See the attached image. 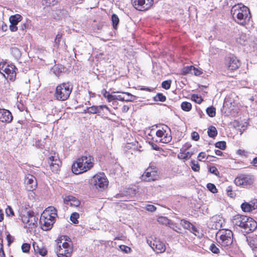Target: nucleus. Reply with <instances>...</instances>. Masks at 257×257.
I'll use <instances>...</instances> for the list:
<instances>
[{"label": "nucleus", "mask_w": 257, "mask_h": 257, "mask_svg": "<svg viewBox=\"0 0 257 257\" xmlns=\"http://www.w3.org/2000/svg\"><path fill=\"white\" fill-rule=\"evenodd\" d=\"M216 238L223 250L228 252L235 251V245L233 243V233L230 230H219L216 234Z\"/></svg>", "instance_id": "obj_1"}, {"label": "nucleus", "mask_w": 257, "mask_h": 257, "mask_svg": "<svg viewBox=\"0 0 257 257\" xmlns=\"http://www.w3.org/2000/svg\"><path fill=\"white\" fill-rule=\"evenodd\" d=\"M94 159L89 154H86L77 159L72 165V171L75 174H80L91 169L94 165Z\"/></svg>", "instance_id": "obj_2"}, {"label": "nucleus", "mask_w": 257, "mask_h": 257, "mask_svg": "<svg viewBox=\"0 0 257 257\" xmlns=\"http://www.w3.org/2000/svg\"><path fill=\"white\" fill-rule=\"evenodd\" d=\"M231 14L234 21L241 25H245L251 18L249 9L241 4L233 6L231 10Z\"/></svg>", "instance_id": "obj_3"}, {"label": "nucleus", "mask_w": 257, "mask_h": 257, "mask_svg": "<svg viewBox=\"0 0 257 257\" xmlns=\"http://www.w3.org/2000/svg\"><path fill=\"white\" fill-rule=\"evenodd\" d=\"M57 216L56 209L53 206L47 207L41 214L40 223L43 230L47 231L51 229L55 222Z\"/></svg>", "instance_id": "obj_4"}, {"label": "nucleus", "mask_w": 257, "mask_h": 257, "mask_svg": "<svg viewBox=\"0 0 257 257\" xmlns=\"http://www.w3.org/2000/svg\"><path fill=\"white\" fill-rule=\"evenodd\" d=\"M73 86L69 82H63L58 85L56 88L54 97L59 101H65L68 99L72 92Z\"/></svg>", "instance_id": "obj_5"}, {"label": "nucleus", "mask_w": 257, "mask_h": 257, "mask_svg": "<svg viewBox=\"0 0 257 257\" xmlns=\"http://www.w3.org/2000/svg\"><path fill=\"white\" fill-rule=\"evenodd\" d=\"M254 177L252 175L247 174H240L234 179V182L237 186L248 188L253 184Z\"/></svg>", "instance_id": "obj_6"}, {"label": "nucleus", "mask_w": 257, "mask_h": 257, "mask_svg": "<svg viewBox=\"0 0 257 257\" xmlns=\"http://www.w3.org/2000/svg\"><path fill=\"white\" fill-rule=\"evenodd\" d=\"M108 180L103 173L97 174L94 175L91 181V184L96 189L106 188L108 185Z\"/></svg>", "instance_id": "obj_7"}, {"label": "nucleus", "mask_w": 257, "mask_h": 257, "mask_svg": "<svg viewBox=\"0 0 257 257\" xmlns=\"http://www.w3.org/2000/svg\"><path fill=\"white\" fill-rule=\"evenodd\" d=\"M73 251L72 247L67 242H64L61 245L58 242L55 252L58 257H70Z\"/></svg>", "instance_id": "obj_8"}, {"label": "nucleus", "mask_w": 257, "mask_h": 257, "mask_svg": "<svg viewBox=\"0 0 257 257\" xmlns=\"http://www.w3.org/2000/svg\"><path fill=\"white\" fill-rule=\"evenodd\" d=\"M158 173L156 168L148 167L142 175L141 179L146 182L156 180L158 178Z\"/></svg>", "instance_id": "obj_9"}, {"label": "nucleus", "mask_w": 257, "mask_h": 257, "mask_svg": "<svg viewBox=\"0 0 257 257\" xmlns=\"http://www.w3.org/2000/svg\"><path fill=\"white\" fill-rule=\"evenodd\" d=\"M135 8L139 11H146L153 5L154 0H131Z\"/></svg>", "instance_id": "obj_10"}, {"label": "nucleus", "mask_w": 257, "mask_h": 257, "mask_svg": "<svg viewBox=\"0 0 257 257\" xmlns=\"http://www.w3.org/2000/svg\"><path fill=\"white\" fill-rule=\"evenodd\" d=\"M147 242L150 246L158 253L163 252L166 250V246L164 242L156 238L153 240L148 239Z\"/></svg>", "instance_id": "obj_11"}, {"label": "nucleus", "mask_w": 257, "mask_h": 257, "mask_svg": "<svg viewBox=\"0 0 257 257\" xmlns=\"http://www.w3.org/2000/svg\"><path fill=\"white\" fill-rule=\"evenodd\" d=\"M1 70L4 72L7 76V79L11 81L15 80L16 76V66L13 64H3Z\"/></svg>", "instance_id": "obj_12"}, {"label": "nucleus", "mask_w": 257, "mask_h": 257, "mask_svg": "<svg viewBox=\"0 0 257 257\" xmlns=\"http://www.w3.org/2000/svg\"><path fill=\"white\" fill-rule=\"evenodd\" d=\"M26 188L29 191H32L37 187V179L35 177L31 174H28L25 178Z\"/></svg>", "instance_id": "obj_13"}, {"label": "nucleus", "mask_w": 257, "mask_h": 257, "mask_svg": "<svg viewBox=\"0 0 257 257\" xmlns=\"http://www.w3.org/2000/svg\"><path fill=\"white\" fill-rule=\"evenodd\" d=\"M257 228V223L252 218L248 217L247 221L245 223L241 231L246 233H249L254 231Z\"/></svg>", "instance_id": "obj_14"}, {"label": "nucleus", "mask_w": 257, "mask_h": 257, "mask_svg": "<svg viewBox=\"0 0 257 257\" xmlns=\"http://www.w3.org/2000/svg\"><path fill=\"white\" fill-rule=\"evenodd\" d=\"M240 62L234 56H231L226 59V66L228 70H235L239 68Z\"/></svg>", "instance_id": "obj_15"}, {"label": "nucleus", "mask_w": 257, "mask_h": 257, "mask_svg": "<svg viewBox=\"0 0 257 257\" xmlns=\"http://www.w3.org/2000/svg\"><path fill=\"white\" fill-rule=\"evenodd\" d=\"M248 216L237 214L233 216L232 222L234 225L240 227L242 229L245 221L248 219Z\"/></svg>", "instance_id": "obj_16"}, {"label": "nucleus", "mask_w": 257, "mask_h": 257, "mask_svg": "<svg viewBox=\"0 0 257 257\" xmlns=\"http://www.w3.org/2000/svg\"><path fill=\"white\" fill-rule=\"evenodd\" d=\"M13 120L11 112L5 109H0V121L2 122L10 123Z\"/></svg>", "instance_id": "obj_17"}, {"label": "nucleus", "mask_w": 257, "mask_h": 257, "mask_svg": "<svg viewBox=\"0 0 257 257\" xmlns=\"http://www.w3.org/2000/svg\"><path fill=\"white\" fill-rule=\"evenodd\" d=\"M89 107V109H88V111L89 114L100 113L101 112V110L103 109V108H105L106 109H107V110L110 111V109L106 105H100L99 106L92 105Z\"/></svg>", "instance_id": "obj_18"}, {"label": "nucleus", "mask_w": 257, "mask_h": 257, "mask_svg": "<svg viewBox=\"0 0 257 257\" xmlns=\"http://www.w3.org/2000/svg\"><path fill=\"white\" fill-rule=\"evenodd\" d=\"M38 218H36L34 215V212H31V215L29 219L28 220V223L25 225V227L29 229H33L37 226Z\"/></svg>", "instance_id": "obj_19"}, {"label": "nucleus", "mask_w": 257, "mask_h": 257, "mask_svg": "<svg viewBox=\"0 0 257 257\" xmlns=\"http://www.w3.org/2000/svg\"><path fill=\"white\" fill-rule=\"evenodd\" d=\"M246 241L248 244L252 248L253 250L257 249V235H252L251 236H247Z\"/></svg>", "instance_id": "obj_20"}, {"label": "nucleus", "mask_w": 257, "mask_h": 257, "mask_svg": "<svg viewBox=\"0 0 257 257\" xmlns=\"http://www.w3.org/2000/svg\"><path fill=\"white\" fill-rule=\"evenodd\" d=\"M180 151L181 152L177 155L179 159L187 160L189 159L193 154V153L187 151L186 149H184V148H182Z\"/></svg>", "instance_id": "obj_21"}, {"label": "nucleus", "mask_w": 257, "mask_h": 257, "mask_svg": "<svg viewBox=\"0 0 257 257\" xmlns=\"http://www.w3.org/2000/svg\"><path fill=\"white\" fill-rule=\"evenodd\" d=\"M253 201L254 202H252L253 205L247 202L242 203L241 205V209L244 212H250L252 210H254L255 209V207H254L255 202L257 203V200H254ZM256 207H257V205H256Z\"/></svg>", "instance_id": "obj_22"}, {"label": "nucleus", "mask_w": 257, "mask_h": 257, "mask_svg": "<svg viewBox=\"0 0 257 257\" xmlns=\"http://www.w3.org/2000/svg\"><path fill=\"white\" fill-rule=\"evenodd\" d=\"M33 246L35 252L38 253L42 256H45L47 254V250L45 247L39 246L35 242L33 243Z\"/></svg>", "instance_id": "obj_23"}, {"label": "nucleus", "mask_w": 257, "mask_h": 257, "mask_svg": "<svg viewBox=\"0 0 257 257\" xmlns=\"http://www.w3.org/2000/svg\"><path fill=\"white\" fill-rule=\"evenodd\" d=\"M22 19V17L19 14H16L11 16L9 18V21L11 24L17 25L19 22H21Z\"/></svg>", "instance_id": "obj_24"}, {"label": "nucleus", "mask_w": 257, "mask_h": 257, "mask_svg": "<svg viewBox=\"0 0 257 257\" xmlns=\"http://www.w3.org/2000/svg\"><path fill=\"white\" fill-rule=\"evenodd\" d=\"M53 72L57 76H59L60 74L64 71L65 68L61 65H56L54 66Z\"/></svg>", "instance_id": "obj_25"}, {"label": "nucleus", "mask_w": 257, "mask_h": 257, "mask_svg": "<svg viewBox=\"0 0 257 257\" xmlns=\"http://www.w3.org/2000/svg\"><path fill=\"white\" fill-rule=\"evenodd\" d=\"M11 53L12 55L17 59H19L21 56V52L19 48L14 47L11 48Z\"/></svg>", "instance_id": "obj_26"}, {"label": "nucleus", "mask_w": 257, "mask_h": 257, "mask_svg": "<svg viewBox=\"0 0 257 257\" xmlns=\"http://www.w3.org/2000/svg\"><path fill=\"white\" fill-rule=\"evenodd\" d=\"M111 19L113 29L116 30L117 29V26L119 22V20L118 16L116 14H113L111 16Z\"/></svg>", "instance_id": "obj_27"}, {"label": "nucleus", "mask_w": 257, "mask_h": 257, "mask_svg": "<svg viewBox=\"0 0 257 257\" xmlns=\"http://www.w3.org/2000/svg\"><path fill=\"white\" fill-rule=\"evenodd\" d=\"M209 137L214 138L217 135V131L215 126H210L207 131Z\"/></svg>", "instance_id": "obj_28"}, {"label": "nucleus", "mask_w": 257, "mask_h": 257, "mask_svg": "<svg viewBox=\"0 0 257 257\" xmlns=\"http://www.w3.org/2000/svg\"><path fill=\"white\" fill-rule=\"evenodd\" d=\"M123 95L124 97V101L126 102L133 101L136 97L135 96L128 92H123Z\"/></svg>", "instance_id": "obj_29"}, {"label": "nucleus", "mask_w": 257, "mask_h": 257, "mask_svg": "<svg viewBox=\"0 0 257 257\" xmlns=\"http://www.w3.org/2000/svg\"><path fill=\"white\" fill-rule=\"evenodd\" d=\"M181 108L185 111H189L192 109V104L187 101H184L181 103Z\"/></svg>", "instance_id": "obj_30"}, {"label": "nucleus", "mask_w": 257, "mask_h": 257, "mask_svg": "<svg viewBox=\"0 0 257 257\" xmlns=\"http://www.w3.org/2000/svg\"><path fill=\"white\" fill-rule=\"evenodd\" d=\"M64 201H73V205L76 206H78L80 205V202L79 200L75 199V197L72 196H69L64 199Z\"/></svg>", "instance_id": "obj_31"}, {"label": "nucleus", "mask_w": 257, "mask_h": 257, "mask_svg": "<svg viewBox=\"0 0 257 257\" xmlns=\"http://www.w3.org/2000/svg\"><path fill=\"white\" fill-rule=\"evenodd\" d=\"M32 212L33 211H29L26 212V214H23L21 215L22 221L24 223L25 225H26V224L28 223V220L29 219L30 215H31V212Z\"/></svg>", "instance_id": "obj_32"}, {"label": "nucleus", "mask_w": 257, "mask_h": 257, "mask_svg": "<svg viewBox=\"0 0 257 257\" xmlns=\"http://www.w3.org/2000/svg\"><path fill=\"white\" fill-rule=\"evenodd\" d=\"M166 99V97L161 93H158L157 95L154 97V100L155 101L164 102Z\"/></svg>", "instance_id": "obj_33"}, {"label": "nucleus", "mask_w": 257, "mask_h": 257, "mask_svg": "<svg viewBox=\"0 0 257 257\" xmlns=\"http://www.w3.org/2000/svg\"><path fill=\"white\" fill-rule=\"evenodd\" d=\"M192 68L193 66H187L183 67L181 70L182 74L183 75H186L189 73L193 74Z\"/></svg>", "instance_id": "obj_34"}, {"label": "nucleus", "mask_w": 257, "mask_h": 257, "mask_svg": "<svg viewBox=\"0 0 257 257\" xmlns=\"http://www.w3.org/2000/svg\"><path fill=\"white\" fill-rule=\"evenodd\" d=\"M206 113L210 117H213L215 116L216 114L215 108L213 106L207 107L206 109Z\"/></svg>", "instance_id": "obj_35"}, {"label": "nucleus", "mask_w": 257, "mask_h": 257, "mask_svg": "<svg viewBox=\"0 0 257 257\" xmlns=\"http://www.w3.org/2000/svg\"><path fill=\"white\" fill-rule=\"evenodd\" d=\"M59 0H42L43 5H45L46 7L54 6L56 5Z\"/></svg>", "instance_id": "obj_36"}, {"label": "nucleus", "mask_w": 257, "mask_h": 257, "mask_svg": "<svg viewBox=\"0 0 257 257\" xmlns=\"http://www.w3.org/2000/svg\"><path fill=\"white\" fill-rule=\"evenodd\" d=\"M172 140V137L170 135H168L167 133H165V135L160 140V142L163 143H168L170 142Z\"/></svg>", "instance_id": "obj_37"}, {"label": "nucleus", "mask_w": 257, "mask_h": 257, "mask_svg": "<svg viewBox=\"0 0 257 257\" xmlns=\"http://www.w3.org/2000/svg\"><path fill=\"white\" fill-rule=\"evenodd\" d=\"M49 160L50 162H49L51 165H55L58 164V165H61V161L57 158V157L51 156L49 157Z\"/></svg>", "instance_id": "obj_38"}, {"label": "nucleus", "mask_w": 257, "mask_h": 257, "mask_svg": "<svg viewBox=\"0 0 257 257\" xmlns=\"http://www.w3.org/2000/svg\"><path fill=\"white\" fill-rule=\"evenodd\" d=\"M181 225L185 228L189 230L192 224L185 219H182L180 222Z\"/></svg>", "instance_id": "obj_39"}, {"label": "nucleus", "mask_w": 257, "mask_h": 257, "mask_svg": "<svg viewBox=\"0 0 257 257\" xmlns=\"http://www.w3.org/2000/svg\"><path fill=\"white\" fill-rule=\"evenodd\" d=\"M158 221L159 223L164 225L169 224L170 220L168 219L166 217L161 216L158 219Z\"/></svg>", "instance_id": "obj_40"}, {"label": "nucleus", "mask_w": 257, "mask_h": 257, "mask_svg": "<svg viewBox=\"0 0 257 257\" xmlns=\"http://www.w3.org/2000/svg\"><path fill=\"white\" fill-rule=\"evenodd\" d=\"M215 146L222 150H225L226 147V143L224 141L216 142L215 144Z\"/></svg>", "instance_id": "obj_41"}, {"label": "nucleus", "mask_w": 257, "mask_h": 257, "mask_svg": "<svg viewBox=\"0 0 257 257\" xmlns=\"http://www.w3.org/2000/svg\"><path fill=\"white\" fill-rule=\"evenodd\" d=\"M79 217V214L77 212H74L71 214L70 216V220L74 223H77L78 222V218Z\"/></svg>", "instance_id": "obj_42"}, {"label": "nucleus", "mask_w": 257, "mask_h": 257, "mask_svg": "<svg viewBox=\"0 0 257 257\" xmlns=\"http://www.w3.org/2000/svg\"><path fill=\"white\" fill-rule=\"evenodd\" d=\"M207 188L211 192L215 193L217 192V189L215 185L212 183H208L207 184Z\"/></svg>", "instance_id": "obj_43"}, {"label": "nucleus", "mask_w": 257, "mask_h": 257, "mask_svg": "<svg viewBox=\"0 0 257 257\" xmlns=\"http://www.w3.org/2000/svg\"><path fill=\"white\" fill-rule=\"evenodd\" d=\"M209 249L213 253L215 254H218L220 252L219 248L214 244L212 243Z\"/></svg>", "instance_id": "obj_44"}, {"label": "nucleus", "mask_w": 257, "mask_h": 257, "mask_svg": "<svg viewBox=\"0 0 257 257\" xmlns=\"http://www.w3.org/2000/svg\"><path fill=\"white\" fill-rule=\"evenodd\" d=\"M191 99L192 100L199 104L203 101V99L201 97L198 96L197 94H193L191 96Z\"/></svg>", "instance_id": "obj_45"}, {"label": "nucleus", "mask_w": 257, "mask_h": 257, "mask_svg": "<svg viewBox=\"0 0 257 257\" xmlns=\"http://www.w3.org/2000/svg\"><path fill=\"white\" fill-rule=\"evenodd\" d=\"M226 193L227 195L231 198H234L235 196V193L232 191V187L231 186L227 187Z\"/></svg>", "instance_id": "obj_46"}, {"label": "nucleus", "mask_w": 257, "mask_h": 257, "mask_svg": "<svg viewBox=\"0 0 257 257\" xmlns=\"http://www.w3.org/2000/svg\"><path fill=\"white\" fill-rule=\"evenodd\" d=\"M62 37V34L58 33L55 38V41H54V47H58L60 44V42L61 41V39Z\"/></svg>", "instance_id": "obj_47"}, {"label": "nucleus", "mask_w": 257, "mask_h": 257, "mask_svg": "<svg viewBox=\"0 0 257 257\" xmlns=\"http://www.w3.org/2000/svg\"><path fill=\"white\" fill-rule=\"evenodd\" d=\"M171 81L166 80L162 83V87L165 89H169L171 87Z\"/></svg>", "instance_id": "obj_48"}, {"label": "nucleus", "mask_w": 257, "mask_h": 257, "mask_svg": "<svg viewBox=\"0 0 257 257\" xmlns=\"http://www.w3.org/2000/svg\"><path fill=\"white\" fill-rule=\"evenodd\" d=\"M191 168L192 169L196 172L199 171L200 169L199 165L198 163H196L195 161H191Z\"/></svg>", "instance_id": "obj_49"}, {"label": "nucleus", "mask_w": 257, "mask_h": 257, "mask_svg": "<svg viewBox=\"0 0 257 257\" xmlns=\"http://www.w3.org/2000/svg\"><path fill=\"white\" fill-rule=\"evenodd\" d=\"M120 249L125 253H130L131 251V248L125 245H120L119 246Z\"/></svg>", "instance_id": "obj_50"}, {"label": "nucleus", "mask_w": 257, "mask_h": 257, "mask_svg": "<svg viewBox=\"0 0 257 257\" xmlns=\"http://www.w3.org/2000/svg\"><path fill=\"white\" fill-rule=\"evenodd\" d=\"M30 249V244L27 243H24L22 245V249L24 252L27 253L29 252Z\"/></svg>", "instance_id": "obj_51"}, {"label": "nucleus", "mask_w": 257, "mask_h": 257, "mask_svg": "<svg viewBox=\"0 0 257 257\" xmlns=\"http://www.w3.org/2000/svg\"><path fill=\"white\" fill-rule=\"evenodd\" d=\"M60 166H61V165H58V164H55V165L50 164V167L51 170H52V172H53L54 173H57V172L60 169Z\"/></svg>", "instance_id": "obj_52"}, {"label": "nucleus", "mask_w": 257, "mask_h": 257, "mask_svg": "<svg viewBox=\"0 0 257 257\" xmlns=\"http://www.w3.org/2000/svg\"><path fill=\"white\" fill-rule=\"evenodd\" d=\"M6 213L7 215L9 216H12L14 215L13 210L12 208L10 206H8L7 208L6 209Z\"/></svg>", "instance_id": "obj_53"}, {"label": "nucleus", "mask_w": 257, "mask_h": 257, "mask_svg": "<svg viewBox=\"0 0 257 257\" xmlns=\"http://www.w3.org/2000/svg\"><path fill=\"white\" fill-rule=\"evenodd\" d=\"M165 133H166V130L162 128V130H159L156 132V136L162 139L164 135H165Z\"/></svg>", "instance_id": "obj_54"}, {"label": "nucleus", "mask_w": 257, "mask_h": 257, "mask_svg": "<svg viewBox=\"0 0 257 257\" xmlns=\"http://www.w3.org/2000/svg\"><path fill=\"white\" fill-rule=\"evenodd\" d=\"M192 73L195 76H199L202 73V72L201 70H199L193 66Z\"/></svg>", "instance_id": "obj_55"}, {"label": "nucleus", "mask_w": 257, "mask_h": 257, "mask_svg": "<svg viewBox=\"0 0 257 257\" xmlns=\"http://www.w3.org/2000/svg\"><path fill=\"white\" fill-rule=\"evenodd\" d=\"M191 232L194 234L195 235H197L198 234H199V230L197 229V228L194 226L193 224L191 225V227L190 228L189 230Z\"/></svg>", "instance_id": "obj_56"}, {"label": "nucleus", "mask_w": 257, "mask_h": 257, "mask_svg": "<svg viewBox=\"0 0 257 257\" xmlns=\"http://www.w3.org/2000/svg\"><path fill=\"white\" fill-rule=\"evenodd\" d=\"M146 208L147 210L150 212H154L156 210V207L154 205L151 204H148L146 206Z\"/></svg>", "instance_id": "obj_57"}, {"label": "nucleus", "mask_w": 257, "mask_h": 257, "mask_svg": "<svg viewBox=\"0 0 257 257\" xmlns=\"http://www.w3.org/2000/svg\"><path fill=\"white\" fill-rule=\"evenodd\" d=\"M191 138L192 140L197 141L199 139V135L196 132H193L191 133Z\"/></svg>", "instance_id": "obj_58"}, {"label": "nucleus", "mask_w": 257, "mask_h": 257, "mask_svg": "<svg viewBox=\"0 0 257 257\" xmlns=\"http://www.w3.org/2000/svg\"><path fill=\"white\" fill-rule=\"evenodd\" d=\"M209 171L211 173L213 174L216 176H217L219 174V171H218L217 169L214 167H211L209 168Z\"/></svg>", "instance_id": "obj_59"}, {"label": "nucleus", "mask_w": 257, "mask_h": 257, "mask_svg": "<svg viewBox=\"0 0 257 257\" xmlns=\"http://www.w3.org/2000/svg\"><path fill=\"white\" fill-rule=\"evenodd\" d=\"M106 98H107L108 102H111L115 100V95H112L110 94H107Z\"/></svg>", "instance_id": "obj_60"}, {"label": "nucleus", "mask_w": 257, "mask_h": 257, "mask_svg": "<svg viewBox=\"0 0 257 257\" xmlns=\"http://www.w3.org/2000/svg\"><path fill=\"white\" fill-rule=\"evenodd\" d=\"M206 154L204 152H201L198 156V160L199 161H202V159L205 158Z\"/></svg>", "instance_id": "obj_61"}, {"label": "nucleus", "mask_w": 257, "mask_h": 257, "mask_svg": "<svg viewBox=\"0 0 257 257\" xmlns=\"http://www.w3.org/2000/svg\"><path fill=\"white\" fill-rule=\"evenodd\" d=\"M121 94H120V95H115V100L124 101V97H123V92H121Z\"/></svg>", "instance_id": "obj_62"}, {"label": "nucleus", "mask_w": 257, "mask_h": 257, "mask_svg": "<svg viewBox=\"0 0 257 257\" xmlns=\"http://www.w3.org/2000/svg\"><path fill=\"white\" fill-rule=\"evenodd\" d=\"M10 29L12 32H16L18 30V27H17L16 25L11 24L10 26Z\"/></svg>", "instance_id": "obj_63"}, {"label": "nucleus", "mask_w": 257, "mask_h": 257, "mask_svg": "<svg viewBox=\"0 0 257 257\" xmlns=\"http://www.w3.org/2000/svg\"><path fill=\"white\" fill-rule=\"evenodd\" d=\"M0 257H5V254L3 249V244H1L0 246Z\"/></svg>", "instance_id": "obj_64"}]
</instances>
